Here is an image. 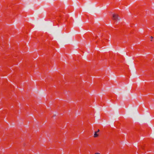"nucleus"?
<instances>
[{
	"label": "nucleus",
	"mask_w": 154,
	"mask_h": 154,
	"mask_svg": "<svg viewBox=\"0 0 154 154\" xmlns=\"http://www.w3.org/2000/svg\"><path fill=\"white\" fill-rule=\"evenodd\" d=\"M67 17V14H62L59 15L58 17H57V20L58 21H59V19L58 18V17H59L63 21H64L66 20V18Z\"/></svg>",
	"instance_id": "nucleus-1"
},
{
	"label": "nucleus",
	"mask_w": 154,
	"mask_h": 154,
	"mask_svg": "<svg viewBox=\"0 0 154 154\" xmlns=\"http://www.w3.org/2000/svg\"><path fill=\"white\" fill-rule=\"evenodd\" d=\"M113 19V20L117 21L119 20L118 16L116 14H113L112 15Z\"/></svg>",
	"instance_id": "nucleus-2"
},
{
	"label": "nucleus",
	"mask_w": 154,
	"mask_h": 154,
	"mask_svg": "<svg viewBox=\"0 0 154 154\" xmlns=\"http://www.w3.org/2000/svg\"><path fill=\"white\" fill-rule=\"evenodd\" d=\"M99 130L98 129V131H97L95 132V133H94V137H97L98 136V134H97V132H99Z\"/></svg>",
	"instance_id": "nucleus-3"
},
{
	"label": "nucleus",
	"mask_w": 154,
	"mask_h": 154,
	"mask_svg": "<svg viewBox=\"0 0 154 154\" xmlns=\"http://www.w3.org/2000/svg\"><path fill=\"white\" fill-rule=\"evenodd\" d=\"M94 154H100L99 153L97 152V153H95Z\"/></svg>",
	"instance_id": "nucleus-4"
},
{
	"label": "nucleus",
	"mask_w": 154,
	"mask_h": 154,
	"mask_svg": "<svg viewBox=\"0 0 154 154\" xmlns=\"http://www.w3.org/2000/svg\"><path fill=\"white\" fill-rule=\"evenodd\" d=\"M151 38H152V39L153 38V37L152 36H151Z\"/></svg>",
	"instance_id": "nucleus-5"
},
{
	"label": "nucleus",
	"mask_w": 154,
	"mask_h": 154,
	"mask_svg": "<svg viewBox=\"0 0 154 154\" xmlns=\"http://www.w3.org/2000/svg\"><path fill=\"white\" fill-rule=\"evenodd\" d=\"M100 41H101V42H102V40H100Z\"/></svg>",
	"instance_id": "nucleus-6"
}]
</instances>
